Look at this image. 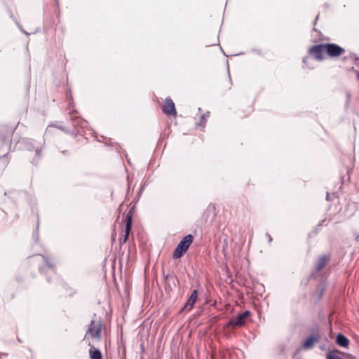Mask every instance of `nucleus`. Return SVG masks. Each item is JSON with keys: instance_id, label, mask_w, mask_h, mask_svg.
Returning <instances> with one entry per match:
<instances>
[{"instance_id": "nucleus-1", "label": "nucleus", "mask_w": 359, "mask_h": 359, "mask_svg": "<svg viewBox=\"0 0 359 359\" xmlns=\"http://www.w3.org/2000/svg\"><path fill=\"white\" fill-rule=\"evenodd\" d=\"M101 330V320L100 319L92 320L85 335V339L88 341V346H91L92 341L100 339Z\"/></svg>"}, {"instance_id": "nucleus-2", "label": "nucleus", "mask_w": 359, "mask_h": 359, "mask_svg": "<svg viewBox=\"0 0 359 359\" xmlns=\"http://www.w3.org/2000/svg\"><path fill=\"white\" fill-rule=\"evenodd\" d=\"M192 242L193 236L191 234L184 237L175 248L173 257L175 258H180L187 252Z\"/></svg>"}, {"instance_id": "nucleus-3", "label": "nucleus", "mask_w": 359, "mask_h": 359, "mask_svg": "<svg viewBox=\"0 0 359 359\" xmlns=\"http://www.w3.org/2000/svg\"><path fill=\"white\" fill-rule=\"evenodd\" d=\"M325 49L326 53L330 57H338L340 55L345 53V50L337 44L334 43H326L325 44Z\"/></svg>"}, {"instance_id": "nucleus-4", "label": "nucleus", "mask_w": 359, "mask_h": 359, "mask_svg": "<svg viewBox=\"0 0 359 359\" xmlns=\"http://www.w3.org/2000/svg\"><path fill=\"white\" fill-rule=\"evenodd\" d=\"M324 53H326L325 49V44L314 46L309 50V54L313 55V58L318 60H322L324 58Z\"/></svg>"}, {"instance_id": "nucleus-5", "label": "nucleus", "mask_w": 359, "mask_h": 359, "mask_svg": "<svg viewBox=\"0 0 359 359\" xmlns=\"http://www.w3.org/2000/svg\"><path fill=\"white\" fill-rule=\"evenodd\" d=\"M250 312L248 311H245L242 314L239 315L236 318L231 319L229 323L231 326H241L245 324V320L249 317Z\"/></svg>"}, {"instance_id": "nucleus-6", "label": "nucleus", "mask_w": 359, "mask_h": 359, "mask_svg": "<svg viewBox=\"0 0 359 359\" xmlns=\"http://www.w3.org/2000/svg\"><path fill=\"white\" fill-rule=\"evenodd\" d=\"M163 111L165 114L168 115L175 116L177 114L175 104L170 98L165 99V104L163 107Z\"/></svg>"}, {"instance_id": "nucleus-7", "label": "nucleus", "mask_w": 359, "mask_h": 359, "mask_svg": "<svg viewBox=\"0 0 359 359\" xmlns=\"http://www.w3.org/2000/svg\"><path fill=\"white\" fill-rule=\"evenodd\" d=\"M196 299H197V291L195 290L193 291L191 296L188 299L183 309L187 310V311H190L192 309L195 302H196Z\"/></svg>"}, {"instance_id": "nucleus-8", "label": "nucleus", "mask_w": 359, "mask_h": 359, "mask_svg": "<svg viewBox=\"0 0 359 359\" xmlns=\"http://www.w3.org/2000/svg\"><path fill=\"white\" fill-rule=\"evenodd\" d=\"M319 337L316 335H311L307 337L303 343V348L305 349L311 348L314 344L318 341Z\"/></svg>"}, {"instance_id": "nucleus-9", "label": "nucleus", "mask_w": 359, "mask_h": 359, "mask_svg": "<svg viewBox=\"0 0 359 359\" xmlns=\"http://www.w3.org/2000/svg\"><path fill=\"white\" fill-rule=\"evenodd\" d=\"M327 359H355V358L351 355H340L337 352L330 351L327 355Z\"/></svg>"}, {"instance_id": "nucleus-10", "label": "nucleus", "mask_w": 359, "mask_h": 359, "mask_svg": "<svg viewBox=\"0 0 359 359\" xmlns=\"http://www.w3.org/2000/svg\"><path fill=\"white\" fill-rule=\"evenodd\" d=\"M337 343L342 347H346L349 344V340L343 334H339L337 336Z\"/></svg>"}, {"instance_id": "nucleus-11", "label": "nucleus", "mask_w": 359, "mask_h": 359, "mask_svg": "<svg viewBox=\"0 0 359 359\" xmlns=\"http://www.w3.org/2000/svg\"><path fill=\"white\" fill-rule=\"evenodd\" d=\"M89 355L90 359H102L101 352L95 347H91L89 351Z\"/></svg>"}, {"instance_id": "nucleus-12", "label": "nucleus", "mask_w": 359, "mask_h": 359, "mask_svg": "<svg viewBox=\"0 0 359 359\" xmlns=\"http://www.w3.org/2000/svg\"><path fill=\"white\" fill-rule=\"evenodd\" d=\"M126 220H127V222H126V226L125 237H124V240H123L124 243L127 241V239L128 238V235L130 233V231L131 229V226H132V219L130 215H127Z\"/></svg>"}, {"instance_id": "nucleus-13", "label": "nucleus", "mask_w": 359, "mask_h": 359, "mask_svg": "<svg viewBox=\"0 0 359 359\" xmlns=\"http://www.w3.org/2000/svg\"><path fill=\"white\" fill-rule=\"evenodd\" d=\"M328 261V257H325V256H323V257H321L317 264H316V268H317V270H320L321 269H323L326 263Z\"/></svg>"}, {"instance_id": "nucleus-14", "label": "nucleus", "mask_w": 359, "mask_h": 359, "mask_svg": "<svg viewBox=\"0 0 359 359\" xmlns=\"http://www.w3.org/2000/svg\"><path fill=\"white\" fill-rule=\"evenodd\" d=\"M209 116L208 113L207 114H204L201 117V121L200 122L198 123L199 126H204V123H203V120H205V118L206 117H208Z\"/></svg>"}, {"instance_id": "nucleus-15", "label": "nucleus", "mask_w": 359, "mask_h": 359, "mask_svg": "<svg viewBox=\"0 0 359 359\" xmlns=\"http://www.w3.org/2000/svg\"><path fill=\"white\" fill-rule=\"evenodd\" d=\"M310 60H311V57L307 56L304 59L303 62H304V63L306 64Z\"/></svg>"}, {"instance_id": "nucleus-16", "label": "nucleus", "mask_w": 359, "mask_h": 359, "mask_svg": "<svg viewBox=\"0 0 359 359\" xmlns=\"http://www.w3.org/2000/svg\"><path fill=\"white\" fill-rule=\"evenodd\" d=\"M327 200H329V194H327Z\"/></svg>"}, {"instance_id": "nucleus-17", "label": "nucleus", "mask_w": 359, "mask_h": 359, "mask_svg": "<svg viewBox=\"0 0 359 359\" xmlns=\"http://www.w3.org/2000/svg\"><path fill=\"white\" fill-rule=\"evenodd\" d=\"M357 78L359 79V72L357 74Z\"/></svg>"}]
</instances>
